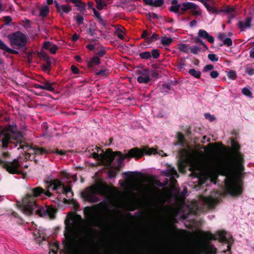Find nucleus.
<instances>
[{
  "instance_id": "f257e3e1",
  "label": "nucleus",
  "mask_w": 254,
  "mask_h": 254,
  "mask_svg": "<svg viewBox=\"0 0 254 254\" xmlns=\"http://www.w3.org/2000/svg\"><path fill=\"white\" fill-rule=\"evenodd\" d=\"M0 136V147L2 150H5L8 147V145L13 144L14 147L19 146L18 149H21L24 152H27L30 149L34 151L35 155H42L54 152L52 149H45L43 148L37 146L32 147L28 143L22 140L23 135L19 131H11V128L8 129V131H3Z\"/></svg>"
},
{
  "instance_id": "f03ea898",
  "label": "nucleus",
  "mask_w": 254,
  "mask_h": 254,
  "mask_svg": "<svg viewBox=\"0 0 254 254\" xmlns=\"http://www.w3.org/2000/svg\"><path fill=\"white\" fill-rule=\"evenodd\" d=\"M157 153V150L153 148L144 147L140 149L138 147H134L128 150L127 153L123 154L121 151H116L113 152L111 149H107L106 151V160L109 166H111L113 161L116 160L117 170L121 169V165L124 160L126 158L130 159L134 158L136 159H140L144 155H151Z\"/></svg>"
},
{
  "instance_id": "7ed1b4c3",
  "label": "nucleus",
  "mask_w": 254,
  "mask_h": 254,
  "mask_svg": "<svg viewBox=\"0 0 254 254\" xmlns=\"http://www.w3.org/2000/svg\"><path fill=\"white\" fill-rule=\"evenodd\" d=\"M231 156L227 159L221 168V175L224 176L229 175L234 170L240 173L245 170V159L243 154L240 151V144L233 138L231 139Z\"/></svg>"
},
{
  "instance_id": "20e7f679",
  "label": "nucleus",
  "mask_w": 254,
  "mask_h": 254,
  "mask_svg": "<svg viewBox=\"0 0 254 254\" xmlns=\"http://www.w3.org/2000/svg\"><path fill=\"white\" fill-rule=\"evenodd\" d=\"M226 235V232L224 230L218 231L216 236L210 232H202V236L206 242L203 243V248L200 250V252L202 254H216L217 249L209 241L218 240L221 243L227 244V249L223 250L222 253L225 254L227 252H229V254H231V246L234 243V240L232 236L228 239Z\"/></svg>"
},
{
  "instance_id": "39448f33",
  "label": "nucleus",
  "mask_w": 254,
  "mask_h": 254,
  "mask_svg": "<svg viewBox=\"0 0 254 254\" xmlns=\"http://www.w3.org/2000/svg\"><path fill=\"white\" fill-rule=\"evenodd\" d=\"M109 191L107 184H99L91 186L81 193V196L84 201L95 203L100 201L96 194L105 195Z\"/></svg>"
},
{
  "instance_id": "423d86ee",
  "label": "nucleus",
  "mask_w": 254,
  "mask_h": 254,
  "mask_svg": "<svg viewBox=\"0 0 254 254\" xmlns=\"http://www.w3.org/2000/svg\"><path fill=\"white\" fill-rule=\"evenodd\" d=\"M44 193V190L41 187H38L33 188L31 192L26 194L23 198L21 204L25 214L31 215L33 213L34 209L38 208L36 198Z\"/></svg>"
},
{
  "instance_id": "0eeeda50",
  "label": "nucleus",
  "mask_w": 254,
  "mask_h": 254,
  "mask_svg": "<svg viewBox=\"0 0 254 254\" xmlns=\"http://www.w3.org/2000/svg\"><path fill=\"white\" fill-rule=\"evenodd\" d=\"M10 46L14 49L21 50L25 52L27 49V37L20 31H17L7 35Z\"/></svg>"
},
{
  "instance_id": "6e6552de",
  "label": "nucleus",
  "mask_w": 254,
  "mask_h": 254,
  "mask_svg": "<svg viewBox=\"0 0 254 254\" xmlns=\"http://www.w3.org/2000/svg\"><path fill=\"white\" fill-rule=\"evenodd\" d=\"M64 235L65 240L64 242V245L67 254H75L78 249L75 244L74 239L72 235L71 228L70 226H65Z\"/></svg>"
},
{
  "instance_id": "1a4fd4ad",
  "label": "nucleus",
  "mask_w": 254,
  "mask_h": 254,
  "mask_svg": "<svg viewBox=\"0 0 254 254\" xmlns=\"http://www.w3.org/2000/svg\"><path fill=\"white\" fill-rule=\"evenodd\" d=\"M226 190L227 193L233 197L238 196L243 193V186L239 181L229 179L226 183Z\"/></svg>"
},
{
  "instance_id": "9d476101",
  "label": "nucleus",
  "mask_w": 254,
  "mask_h": 254,
  "mask_svg": "<svg viewBox=\"0 0 254 254\" xmlns=\"http://www.w3.org/2000/svg\"><path fill=\"white\" fill-rule=\"evenodd\" d=\"M0 166L10 174H20L21 173L19 170L20 164L17 159H14L12 161H5L0 159Z\"/></svg>"
},
{
  "instance_id": "9b49d317",
  "label": "nucleus",
  "mask_w": 254,
  "mask_h": 254,
  "mask_svg": "<svg viewBox=\"0 0 254 254\" xmlns=\"http://www.w3.org/2000/svg\"><path fill=\"white\" fill-rule=\"evenodd\" d=\"M47 184H49L48 188H50L51 187L53 186V190H56L58 193V190L60 189H62V191L64 193L67 195L69 192H70L71 196L73 195V193L71 191V188L70 186L65 187L63 183L58 179H54L50 181H47Z\"/></svg>"
},
{
  "instance_id": "f8f14e48",
  "label": "nucleus",
  "mask_w": 254,
  "mask_h": 254,
  "mask_svg": "<svg viewBox=\"0 0 254 254\" xmlns=\"http://www.w3.org/2000/svg\"><path fill=\"white\" fill-rule=\"evenodd\" d=\"M56 212V209L50 206L42 207L36 210V213L39 216L41 217L48 216L51 218L55 217Z\"/></svg>"
},
{
  "instance_id": "ddd939ff",
  "label": "nucleus",
  "mask_w": 254,
  "mask_h": 254,
  "mask_svg": "<svg viewBox=\"0 0 254 254\" xmlns=\"http://www.w3.org/2000/svg\"><path fill=\"white\" fill-rule=\"evenodd\" d=\"M137 74L139 75L137 78L139 83L146 84L150 81L149 70L147 69L138 70Z\"/></svg>"
},
{
  "instance_id": "4468645a",
  "label": "nucleus",
  "mask_w": 254,
  "mask_h": 254,
  "mask_svg": "<svg viewBox=\"0 0 254 254\" xmlns=\"http://www.w3.org/2000/svg\"><path fill=\"white\" fill-rule=\"evenodd\" d=\"M202 201L204 206L209 209H214L219 202V199L214 198L212 196L203 197Z\"/></svg>"
},
{
  "instance_id": "2eb2a0df",
  "label": "nucleus",
  "mask_w": 254,
  "mask_h": 254,
  "mask_svg": "<svg viewBox=\"0 0 254 254\" xmlns=\"http://www.w3.org/2000/svg\"><path fill=\"white\" fill-rule=\"evenodd\" d=\"M55 6L57 9L58 12L60 15H63V13H68L72 10L71 6L67 4H59L56 1H54Z\"/></svg>"
},
{
  "instance_id": "dca6fc26",
  "label": "nucleus",
  "mask_w": 254,
  "mask_h": 254,
  "mask_svg": "<svg viewBox=\"0 0 254 254\" xmlns=\"http://www.w3.org/2000/svg\"><path fill=\"white\" fill-rule=\"evenodd\" d=\"M44 81L38 80L39 82H41L42 85V90H45L51 92H55V89L54 85L56 84L55 82H51L49 80L43 79Z\"/></svg>"
},
{
  "instance_id": "f3484780",
  "label": "nucleus",
  "mask_w": 254,
  "mask_h": 254,
  "mask_svg": "<svg viewBox=\"0 0 254 254\" xmlns=\"http://www.w3.org/2000/svg\"><path fill=\"white\" fill-rule=\"evenodd\" d=\"M252 20V18L251 17H249L245 21H239L238 23V28L241 29V30L250 28L251 27Z\"/></svg>"
},
{
  "instance_id": "a211bd4d",
  "label": "nucleus",
  "mask_w": 254,
  "mask_h": 254,
  "mask_svg": "<svg viewBox=\"0 0 254 254\" xmlns=\"http://www.w3.org/2000/svg\"><path fill=\"white\" fill-rule=\"evenodd\" d=\"M162 173L166 177H179V174H178L175 168L173 167H172L170 165H167V169L166 170L163 171Z\"/></svg>"
},
{
  "instance_id": "6ab92c4d",
  "label": "nucleus",
  "mask_w": 254,
  "mask_h": 254,
  "mask_svg": "<svg viewBox=\"0 0 254 254\" xmlns=\"http://www.w3.org/2000/svg\"><path fill=\"white\" fill-rule=\"evenodd\" d=\"M198 36L203 39H206L210 43H213L214 39L212 36L209 35L208 32L203 29H199L198 32Z\"/></svg>"
},
{
  "instance_id": "aec40b11",
  "label": "nucleus",
  "mask_w": 254,
  "mask_h": 254,
  "mask_svg": "<svg viewBox=\"0 0 254 254\" xmlns=\"http://www.w3.org/2000/svg\"><path fill=\"white\" fill-rule=\"evenodd\" d=\"M0 49L11 54L18 55L19 54L18 51L8 47L1 39H0Z\"/></svg>"
},
{
  "instance_id": "412c9836",
  "label": "nucleus",
  "mask_w": 254,
  "mask_h": 254,
  "mask_svg": "<svg viewBox=\"0 0 254 254\" xmlns=\"http://www.w3.org/2000/svg\"><path fill=\"white\" fill-rule=\"evenodd\" d=\"M143 1L146 5L153 6L155 7H160L163 5L164 3V0H143Z\"/></svg>"
},
{
  "instance_id": "4be33fe9",
  "label": "nucleus",
  "mask_w": 254,
  "mask_h": 254,
  "mask_svg": "<svg viewBox=\"0 0 254 254\" xmlns=\"http://www.w3.org/2000/svg\"><path fill=\"white\" fill-rule=\"evenodd\" d=\"M182 6L181 8V10L187 11L190 9H196L197 8V5L195 3L191 2H183Z\"/></svg>"
},
{
  "instance_id": "5701e85b",
  "label": "nucleus",
  "mask_w": 254,
  "mask_h": 254,
  "mask_svg": "<svg viewBox=\"0 0 254 254\" xmlns=\"http://www.w3.org/2000/svg\"><path fill=\"white\" fill-rule=\"evenodd\" d=\"M207 178L209 179L212 182H214L218 177V175L217 173L213 170H208L205 174Z\"/></svg>"
},
{
  "instance_id": "b1692460",
  "label": "nucleus",
  "mask_w": 254,
  "mask_h": 254,
  "mask_svg": "<svg viewBox=\"0 0 254 254\" xmlns=\"http://www.w3.org/2000/svg\"><path fill=\"white\" fill-rule=\"evenodd\" d=\"M100 64V59L99 57L97 56H94L92 57L90 61L88 62L87 65L90 68L93 67L94 65H99Z\"/></svg>"
},
{
  "instance_id": "393cba45",
  "label": "nucleus",
  "mask_w": 254,
  "mask_h": 254,
  "mask_svg": "<svg viewBox=\"0 0 254 254\" xmlns=\"http://www.w3.org/2000/svg\"><path fill=\"white\" fill-rule=\"evenodd\" d=\"M109 73L110 72L109 69L102 67L99 71L96 72L95 75L107 77L109 75Z\"/></svg>"
},
{
  "instance_id": "a878e982",
  "label": "nucleus",
  "mask_w": 254,
  "mask_h": 254,
  "mask_svg": "<svg viewBox=\"0 0 254 254\" xmlns=\"http://www.w3.org/2000/svg\"><path fill=\"white\" fill-rule=\"evenodd\" d=\"M39 10V16L42 17H46L48 15L50 11L49 8L47 5L40 7Z\"/></svg>"
},
{
  "instance_id": "bb28decb",
  "label": "nucleus",
  "mask_w": 254,
  "mask_h": 254,
  "mask_svg": "<svg viewBox=\"0 0 254 254\" xmlns=\"http://www.w3.org/2000/svg\"><path fill=\"white\" fill-rule=\"evenodd\" d=\"M204 6L210 13L215 14H218L220 13V10H218L215 6H210L208 3H205Z\"/></svg>"
},
{
  "instance_id": "cd10ccee",
  "label": "nucleus",
  "mask_w": 254,
  "mask_h": 254,
  "mask_svg": "<svg viewBox=\"0 0 254 254\" xmlns=\"http://www.w3.org/2000/svg\"><path fill=\"white\" fill-rule=\"evenodd\" d=\"M189 73L193 77L199 79L201 77V72L199 70H196L194 68H190L188 71Z\"/></svg>"
},
{
  "instance_id": "c85d7f7f",
  "label": "nucleus",
  "mask_w": 254,
  "mask_h": 254,
  "mask_svg": "<svg viewBox=\"0 0 254 254\" xmlns=\"http://www.w3.org/2000/svg\"><path fill=\"white\" fill-rule=\"evenodd\" d=\"M173 41V40L172 38L164 36L162 37L161 43L164 46H169L171 44Z\"/></svg>"
},
{
  "instance_id": "c756f323",
  "label": "nucleus",
  "mask_w": 254,
  "mask_h": 254,
  "mask_svg": "<svg viewBox=\"0 0 254 254\" xmlns=\"http://www.w3.org/2000/svg\"><path fill=\"white\" fill-rule=\"evenodd\" d=\"M177 138L178 140V144L182 146H184L186 143V140L183 133L181 132H178L177 133Z\"/></svg>"
},
{
  "instance_id": "7c9ffc66",
  "label": "nucleus",
  "mask_w": 254,
  "mask_h": 254,
  "mask_svg": "<svg viewBox=\"0 0 254 254\" xmlns=\"http://www.w3.org/2000/svg\"><path fill=\"white\" fill-rule=\"evenodd\" d=\"M98 152L94 151L90 155V157L93 158L96 160H100V159H106V152L104 154L100 153L98 154Z\"/></svg>"
},
{
  "instance_id": "2f4dec72",
  "label": "nucleus",
  "mask_w": 254,
  "mask_h": 254,
  "mask_svg": "<svg viewBox=\"0 0 254 254\" xmlns=\"http://www.w3.org/2000/svg\"><path fill=\"white\" fill-rule=\"evenodd\" d=\"M190 46L185 44H181L178 45L179 50L184 53H188L190 51Z\"/></svg>"
},
{
  "instance_id": "473e14b6",
  "label": "nucleus",
  "mask_w": 254,
  "mask_h": 254,
  "mask_svg": "<svg viewBox=\"0 0 254 254\" xmlns=\"http://www.w3.org/2000/svg\"><path fill=\"white\" fill-rule=\"evenodd\" d=\"M159 38V35L154 33L151 36L146 38V42L148 44L151 43L153 41H155Z\"/></svg>"
},
{
  "instance_id": "72a5a7b5",
  "label": "nucleus",
  "mask_w": 254,
  "mask_h": 254,
  "mask_svg": "<svg viewBox=\"0 0 254 254\" xmlns=\"http://www.w3.org/2000/svg\"><path fill=\"white\" fill-rule=\"evenodd\" d=\"M139 56L140 58L144 60H148L151 58V53L149 51L140 53Z\"/></svg>"
},
{
  "instance_id": "f704fd0d",
  "label": "nucleus",
  "mask_w": 254,
  "mask_h": 254,
  "mask_svg": "<svg viewBox=\"0 0 254 254\" xmlns=\"http://www.w3.org/2000/svg\"><path fill=\"white\" fill-rule=\"evenodd\" d=\"M94 224L97 226L107 228V225L100 219H95L93 221Z\"/></svg>"
},
{
  "instance_id": "c9c22d12",
  "label": "nucleus",
  "mask_w": 254,
  "mask_h": 254,
  "mask_svg": "<svg viewBox=\"0 0 254 254\" xmlns=\"http://www.w3.org/2000/svg\"><path fill=\"white\" fill-rule=\"evenodd\" d=\"M51 61L46 62V64H42V68L43 70L46 72L49 73L51 69Z\"/></svg>"
},
{
  "instance_id": "e433bc0d",
  "label": "nucleus",
  "mask_w": 254,
  "mask_h": 254,
  "mask_svg": "<svg viewBox=\"0 0 254 254\" xmlns=\"http://www.w3.org/2000/svg\"><path fill=\"white\" fill-rule=\"evenodd\" d=\"M181 4H177L176 5H172L169 8L170 11L177 13L178 14L180 9H181Z\"/></svg>"
},
{
  "instance_id": "4c0bfd02",
  "label": "nucleus",
  "mask_w": 254,
  "mask_h": 254,
  "mask_svg": "<svg viewBox=\"0 0 254 254\" xmlns=\"http://www.w3.org/2000/svg\"><path fill=\"white\" fill-rule=\"evenodd\" d=\"M95 1L96 2V7L99 10L103 9L107 5V4L102 0H95Z\"/></svg>"
},
{
  "instance_id": "58836bf2",
  "label": "nucleus",
  "mask_w": 254,
  "mask_h": 254,
  "mask_svg": "<svg viewBox=\"0 0 254 254\" xmlns=\"http://www.w3.org/2000/svg\"><path fill=\"white\" fill-rule=\"evenodd\" d=\"M119 171V170H117L116 168L115 170H109L107 172L109 178L112 179L115 178L117 175V172Z\"/></svg>"
},
{
  "instance_id": "ea45409f",
  "label": "nucleus",
  "mask_w": 254,
  "mask_h": 254,
  "mask_svg": "<svg viewBox=\"0 0 254 254\" xmlns=\"http://www.w3.org/2000/svg\"><path fill=\"white\" fill-rule=\"evenodd\" d=\"M194 41L196 44H200L203 47L206 49H208V47L206 45V44L204 43V42L201 39V37H199L198 36L195 37L194 39Z\"/></svg>"
},
{
  "instance_id": "a19ab883",
  "label": "nucleus",
  "mask_w": 254,
  "mask_h": 254,
  "mask_svg": "<svg viewBox=\"0 0 254 254\" xmlns=\"http://www.w3.org/2000/svg\"><path fill=\"white\" fill-rule=\"evenodd\" d=\"M201 50V48L197 46L190 47V51L193 54L197 55Z\"/></svg>"
},
{
  "instance_id": "79ce46f5",
  "label": "nucleus",
  "mask_w": 254,
  "mask_h": 254,
  "mask_svg": "<svg viewBox=\"0 0 254 254\" xmlns=\"http://www.w3.org/2000/svg\"><path fill=\"white\" fill-rule=\"evenodd\" d=\"M150 53H151V57H152L154 59H158L160 55L159 50L158 49H152Z\"/></svg>"
},
{
  "instance_id": "37998d69",
  "label": "nucleus",
  "mask_w": 254,
  "mask_h": 254,
  "mask_svg": "<svg viewBox=\"0 0 254 254\" xmlns=\"http://www.w3.org/2000/svg\"><path fill=\"white\" fill-rule=\"evenodd\" d=\"M245 72L249 75H252L254 74V67H253L249 65H247L245 68Z\"/></svg>"
},
{
  "instance_id": "c03bdc74",
  "label": "nucleus",
  "mask_w": 254,
  "mask_h": 254,
  "mask_svg": "<svg viewBox=\"0 0 254 254\" xmlns=\"http://www.w3.org/2000/svg\"><path fill=\"white\" fill-rule=\"evenodd\" d=\"M92 207L86 206L84 208L83 212L86 216H91L92 215Z\"/></svg>"
},
{
  "instance_id": "a18cd8bd",
  "label": "nucleus",
  "mask_w": 254,
  "mask_h": 254,
  "mask_svg": "<svg viewBox=\"0 0 254 254\" xmlns=\"http://www.w3.org/2000/svg\"><path fill=\"white\" fill-rule=\"evenodd\" d=\"M242 92L244 95L246 96L252 97V93L248 88L246 87L243 88L242 89Z\"/></svg>"
},
{
  "instance_id": "49530a36",
  "label": "nucleus",
  "mask_w": 254,
  "mask_h": 254,
  "mask_svg": "<svg viewBox=\"0 0 254 254\" xmlns=\"http://www.w3.org/2000/svg\"><path fill=\"white\" fill-rule=\"evenodd\" d=\"M75 6L77 7V9L79 11L84 10L85 8V4L82 2L80 0V2H78L77 4H75Z\"/></svg>"
},
{
  "instance_id": "de8ad7c7",
  "label": "nucleus",
  "mask_w": 254,
  "mask_h": 254,
  "mask_svg": "<svg viewBox=\"0 0 254 254\" xmlns=\"http://www.w3.org/2000/svg\"><path fill=\"white\" fill-rule=\"evenodd\" d=\"M227 76L230 79H235L237 76L236 71L234 70L229 71L227 73Z\"/></svg>"
},
{
  "instance_id": "09e8293b",
  "label": "nucleus",
  "mask_w": 254,
  "mask_h": 254,
  "mask_svg": "<svg viewBox=\"0 0 254 254\" xmlns=\"http://www.w3.org/2000/svg\"><path fill=\"white\" fill-rule=\"evenodd\" d=\"M3 20L4 22V25H8L11 22L12 19L10 16H5L2 17Z\"/></svg>"
},
{
  "instance_id": "8fccbe9b",
  "label": "nucleus",
  "mask_w": 254,
  "mask_h": 254,
  "mask_svg": "<svg viewBox=\"0 0 254 254\" xmlns=\"http://www.w3.org/2000/svg\"><path fill=\"white\" fill-rule=\"evenodd\" d=\"M208 58L212 62H217L218 61V57H217L214 54H208Z\"/></svg>"
},
{
  "instance_id": "3c124183",
  "label": "nucleus",
  "mask_w": 254,
  "mask_h": 254,
  "mask_svg": "<svg viewBox=\"0 0 254 254\" xmlns=\"http://www.w3.org/2000/svg\"><path fill=\"white\" fill-rule=\"evenodd\" d=\"M214 68V66L212 64H207L204 66L203 68L202 71L206 72L208 71H210Z\"/></svg>"
},
{
  "instance_id": "603ef678",
  "label": "nucleus",
  "mask_w": 254,
  "mask_h": 254,
  "mask_svg": "<svg viewBox=\"0 0 254 254\" xmlns=\"http://www.w3.org/2000/svg\"><path fill=\"white\" fill-rule=\"evenodd\" d=\"M223 44L228 47L231 46L233 44L232 40L230 38H225L223 41Z\"/></svg>"
},
{
  "instance_id": "864d4df0",
  "label": "nucleus",
  "mask_w": 254,
  "mask_h": 254,
  "mask_svg": "<svg viewBox=\"0 0 254 254\" xmlns=\"http://www.w3.org/2000/svg\"><path fill=\"white\" fill-rule=\"evenodd\" d=\"M95 25V23H94V26H93L92 24H91L89 28L88 32L91 36H95L96 35V34L95 33V28L94 27Z\"/></svg>"
},
{
  "instance_id": "5fc2aeb1",
  "label": "nucleus",
  "mask_w": 254,
  "mask_h": 254,
  "mask_svg": "<svg viewBox=\"0 0 254 254\" xmlns=\"http://www.w3.org/2000/svg\"><path fill=\"white\" fill-rule=\"evenodd\" d=\"M107 53L106 51L105 50L104 47H102L101 49L98 52L97 55L99 57H102L105 55Z\"/></svg>"
},
{
  "instance_id": "6e6d98bb",
  "label": "nucleus",
  "mask_w": 254,
  "mask_h": 254,
  "mask_svg": "<svg viewBox=\"0 0 254 254\" xmlns=\"http://www.w3.org/2000/svg\"><path fill=\"white\" fill-rule=\"evenodd\" d=\"M83 20L84 18L82 15L80 14H77L76 15V22L78 25H80L83 23Z\"/></svg>"
},
{
  "instance_id": "4d7b16f0",
  "label": "nucleus",
  "mask_w": 254,
  "mask_h": 254,
  "mask_svg": "<svg viewBox=\"0 0 254 254\" xmlns=\"http://www.w3.org/2000/svg\"><path fill=\"white\" fill-rule=\"evenodd\" d=\"M234 11V8H232V7L228 6L224 9H220V12H225L227 13H230V12H233Z\"/></svg>"
},
{
  "instance_id": "13d9d810",
  "label": "nucleus",
  "mask_w": 254,
  "mask_h": 254,
  "mask_svg": "<svg viewBox=\"0 0 254 254\" xmlns=\"http://www.w3.org/2000/svg\"><path fill=\"white\" fill-rule=\"evenodd\" d=\"M131 173H133V174H137V175H141V173L140 172H125L124 173H123V176H124V177H125V178H129V177H132V175H131Z\"/></svg>"
},
{
  "instance_id": "bf43d9fd",
  "label": "nucleus",
  "mask_w": 254,
  "mask_h": 254,
  "mask_svg": "<svg viewBox=\"0 0 254 254\" xmlns=\"http://www.w3.org/2000/svg\"><path fill=\"white\" fill-rule=\"evenodd\" d=\"M54 150V152L52 153H56L57 154L60 155H64L65 154V151L63 150H59L58 149H52Z\"/></svg>"
},
{
  "instance_id": "052dcab7",
  "label": "nucleus",
  "mask_w": 254,
  "mask_h": 254,
  "mask_svg": "<svg viewBox=\"0 0 254 254\" xmlns=\"http://www.w3.org/2000/svg\"><path fill=\"white\" fill-rule=\"evenodd\" d=\"M23 23H24L23 24H22V25L25 28L27 29L30 28V21L28 19H25V20H23L22 21Z\"/></svg>"
},
{
  "instance_id": "680f3d73",
  "label": "nucleus",
  "mask_w": 254,
  "mask_h": 254,
  "mask_svg": "<svg viewBox=\"0 0 254 254\" xmlns=\"http://www.w3.org/2000/svg\"><path fill=\"white\" fill-rule=\"evenodd\" d=\"M58 49V47L56 45H53L52 47H50L49 51L52 54L56 53V51Z\"/></svg>"
},
{
  "instance_id": "e2e57ef3",
  "label": "nucleus",
  "mask_w": 254,
  "mask_h": 254,
  "mask_svg": "<svg viewBox=\"0 0 254 254\" xmlns=\"http://www.w3.org/2000/svg\"><path fill=\"white\" fill-rule=\"evenodd\" d=\"M151 34V32H149L147 30H144L143 31L141 37L142 38L145 39V40L146 41V38H148L149 36H150Z\"/></svg>"
},
{
  "instance_id": "0e129e2a",
  "label": "nucleus",
  "mask_w": 254,
  "mask_h": 254,
  "mask_svg": "<svg viewBox=\"0 0 254 254\" xmlns=\"http://www.w3.org/2000/svg\"><path fill=\"white\" fill-rule=\"evenodd\" d=\"M151 76L155 78H158L159 77V74L158 71L156 70H153L151 71Z\"/></svg>"
},
{
  "instance_id": "69168bd1",
  "label": "nucleus",
  "mask_w": 254,
  "mask_h": 254,
  "mask_svg": "<svg viewBox=\"0 0 254 254\" xmlns=\"http://www.w3.org/2000/svg\"><path fill=\"white\" fill-rule=\"evenodd\" d=\"M52 46V43L50 41H46L43 44V48L45 49H50Z\"/></svg>"
},
{
  "instance_id": "338daca9",
  "label": "nucleus",
  "mask_w": 254,
  "mask_h": 254,
  "mask_svg": "<svg viewBox=\"0 0 254 254\" xmlns=\"http://www.w3.org/2000/svg\"><path fill=\"white\" fill-rule=\"evenodd\" d=\"M191 12L192 14L194 16H198L201 14V12L200 10H196L192 9L191 10Z\"/></svg>"
},
{
  "instance_id": "774afa93",
  "label": "nucleus",
  "mask_w": 254,
  "mask_h": 254,
  "mask_svg": "<svg viewBox=\"0 0 254 254\" xmlns=\"http://www.w3.org/2000/svg\"><path fill=\"white\" fill-rule=\"evenodd\" d=\"M210 75L212 78H216L219 75V73L216 70H213L210 73Z\"/></svg>"
}]
</instances>
